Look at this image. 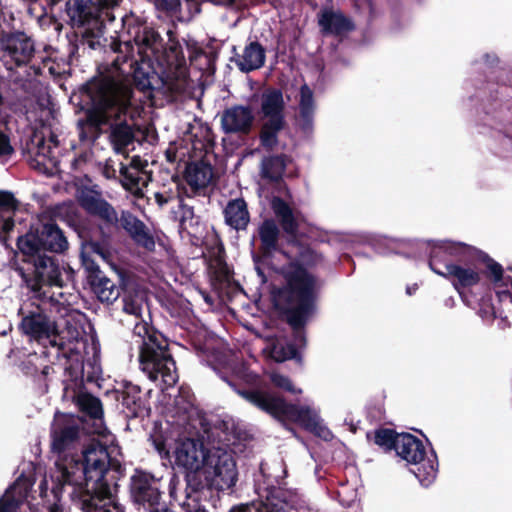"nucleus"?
I'll return each instance as SVG.
<instances>
[{
    "label": "nucleus",
    "instance_id": "f257e3e1",
    "mask_svg": "<svg viewBox=\"0 0 512 512\" xmlns=\"http://www.w3.org/2000/svg\"><path fill=\"white\" fill-rule=\"evenodd\" d=\"M109 463L108 453L98 445L83 452L81 459L64 458L50 472L52 493L56 499L70 488L71 499L84 512H124L111 499L109 486L103 481Z\"/></svg>",
    "mask_w": 512,
    "mask_h": 512
},
{
    "label": "nucleus",
    "instance_id": "f03ea898",
    "mask_svg": "<svg viewBox=\"0 0 512 512\" xmlns=\"http://www.w3.org/2000/svg\"><path fill=\"white\" fill-rule=\"evenodd\" d=\"M56 315L50 319L39 307L34 311L19 309L23 316L21 329L24 334L38 342H48L57 346L69 356H81L86 349L84 324L86 318L81 312L68 306L59 305L54 297H50Z\"/></svg>",
    "mask_w": 512,
    "mask_h": 512
},
{
    "label": "nucleus",
    "instance_id": "7ed1b4c3",
    "mask_svg": "<svg viewBox=\"0 0 512 512\" xmlns=\"http://www.w3.org/2000/svg\"><path fill=\"white\" fill-rule=\"evenodd\" d=\"M88 93L92 102L89 120L95 126L109 124L112 128L111 140L115 151L126 154L128 146L133 143V132L127 123V117H132L131 88L105 77L91 83Z\"/></svg>",
    "mask_w": 512,
    "mask_h": 512
},
{
    "label": "nucleus",
    "instance_id": "20e7f679",
    "mask_svg": "<svg viewBox=\"0 0 512 512\" xmlns=\"http://www.w3.org/2000/svg\"><path fill=\"white\" fill-rule=\"evenodd\" d=\"M139 345L141 370L154 382L160 381L164 387L173 386L178 375L175 362L167 350L162 335L153 331L145 321L137 322L133 330Z\"/></svg>",
    "mask_w": 512,
    "mask_h": 512
},
{
    "label": "nucleus",
    "instance_id": "39448f33",
    "mask_svg": "<svg viewBox=\"0 0 512 512\" xmlns=\"http://www.w3.org/2000/svg\"><path fill=\"white\" fill-rule=\"evenodd\" d=\"M468 250L463 243L443 241L433 248L429 262L432 271L448 279L460 295L462 290L476 286L480 282V270L470 263L450 262L445 256L462 257Z\"/></svg>",
    "mask_w": 512,
    "mask_h": 512
},
{
    "label": "nucleus",
    "instance_id": "423d86ee",
    "mask_svg": "<svg viewBox=\"0 0 512 512\" xmlns=\"http://www.w3.org/2000/svg\"><path fill=\"white\" fill-rule=\"evenodd\" d=\"M286 278L287 286L281 297L287 302L288 322L297 330L313 313L316 281L301 267H294Z\"/></svg>",
    "mask_w": 512,
    "mask_h": 512
},
{
    "label": "nucleus",
    "instance_id": "0eeeda50",
    "mask_svg": "<svg viewBox=\"0 0 512 512\" xmlns=\"http://www.w3.org/2000/svg\"><path fill=\"white\" fill-rule=\"evenodd\" d=\"M238 393L249 403L278 420L295 422L309 430H315L319 426V415L313 407L288 404L281 397L259 390Z\"/></svg>",
    "mask_w": 512,
    "mask_h": 512
},
{
    "label": "nucleus",
    "instance_id": "6e6552de",
    "mask_svg": "<svg viewBox=\"0 0 512 512\" xmlns=\"http://www.w3.org/2000/svg\"><path fill=\"white\" fill-rule=\"evenodd\" d=\"M238 478L236 462L233 456L221 449L212 448L206 462L192 475L191 488L195 491L210 488L223 491L232 488Z\"/></svg>",
    "mask_w": 512,
    "mask_h": 512
},
{
    "label": "nucleus",
    "instance_id": "1a4fd4ad",
    "mask_svg": "<svg viewBox=\"0 0 512 512\" xmlns=\"http://www.w3.org/2000/svg\"><path fill=\"white\" fill-rule=\"evenodd\" d=\"M51 437L52 448L54 451L59 453V456L55 463L64 458H74L82 460L83 452L93 445L101 446L108 453L103 443L92 441L82 450L80 455L66 454V451L74 448L79 440V422L78 419L73 415L57 413L52 424ZM54 466H56V464H54ZM54 468L55 467L49 470L48 474L44 477L41 483L42 493H45L47 490L52 491V482L49 476L50 472Z\"/></svg>",
    "mask_w": 512,
    "mask_h": 512
},
{
    "label": "nucleus",
    "instance_id": "9d476101",
    "mask_svg": "<svg viewBox=\"0 0 512 512\" xmlns=\"http://www.w3.org/2000/svg\"><path fill=\"white\" fill-rule=\"evenodd\" d=\"M395 451L399 457L412 467L410 471L416 476L422 486L431 485L437 475L436 456H427L421 440L411 434H397Z\"/></svg>",
    "mask_w": 512,
    "mask_h": 512
},
{
    "label": "nucleus",
    "instance_id": "9b49d317",
    "mask_svg": "<svg viewBox=\"0 0 512 512\" xmlns=\"http://www.w3.org/2000/svg\"><path fill=\"white\" fill-rule=\"evenodd\" d=\"M67 245L61 230L53 223L41 224L18 239V248L25 256H34L42 249L62 252Z\"/></svg>",
    "mask_w": 512,
    "mask_h": 512
},
{
    "label": "nucleus",
    "instance_id": "f8f14e48",
    "mask_svg": "<svg viewBox=\"0 0 512 512\" xmlns=\"http://www.w3.org/2000/svg\"><path fill=\"white\" fill-rule=\"evenodd\" d=\"M210 452L211 449L206 448L203 442L199 440L193 438L177 440L174 449L175 460L179 466L186 469L187 483L190 487L192 485V475L198 474V470L202 468Z\"/></svg>",
    "mask_w": 512,
    "mask_h": 512
},
{
    "label": "nucleus",
    "instance_id": "ddd939ff",
    "mask_svg": "<svg viewBox=\"0 0 512 512\" xmlns=\"http://www.w3.org/2000/svg\"><path fill=\"white\" fill-rule=\"evenodd\" d=\"M27 261H31L34 265V280L30 284L31 290L38 297H45V292H41L42 285L63 286L62 272L58 262L50 256L38 252L34 256H26Z\"/></svg>",
    "mask_w": 512,
    "mask_h": 512
},
{
    "label": "nucleus",
    "instance_id": "4468645a",
    "mask_svg": "<svg viewBox=\"0 0 512 512\" xmlns=\"http://www.w3.org/2000/svg\"><path fill=\"white\" fill-rule=\"evenodd\" d=\"M131 496L135 503L142 505L150 512L163 510L157 480L149 473L136 471L131 477Z\"/></svg>",
    "mask_w": 512,
    "mask_h": 512
},
{
    "label": "nucleus",
    "instance_id": "2eb2a0df",
    "mask_svg": "<svg viewBox=\"0 0 512 512\" xmlns=\"http://www.w3.org/2000/svg\"><path fill=\"white\" fill-rule=\"evenodd\" d=\"M229 512H297L295 499L286 492L275 489L265 501H253L232 507Z\"/></svg>",
    "mask_w": 512,
    "mask_h": 512
},
{
    "label": "nucleus",
    "instance_id": "dca6fc26",
    "mask_svg": "<svg viewBox=\"0 0 512 512\" xmlns=\"http://www.w3.org/2000/svg\"><path fill=\"white\" fill-rule=\"evenodd\" d=\"M254 115L249 107L234 106L223 112L222 128L226 133H248L252 127Z\"/></svg>",
    "mask_w": 512,
    "mask_h": 512
},
{
    "label": "nucleus",
    "instance_id": "f3484780",
    "mask_svg": "<svg viewBox=\"0 0 512 512\" xmlns=\"http://www.w3.org/2000/svg\"><path fill=\"white\" fill-rule=\"evenodd\" d=\"M0 44L5 55L16 65L26 63L33 53V44L24 34L5 35Z\"/></svg>",
    "mask_w": 512,
    "mask_h": 512
},
{
    "label": "nucleus",
    "instance_id": "a211bd4d",
    "mask_svg": "<svg viewBox=\"0 0 512 512\" xmlns=\"http://www.w3.org/2000/svg\"><path fill=\"white\" fill-rule=\"evenodd\" d=\"M285 101L283 94L277 89L265 90L260 96V115L263 120L285 121Z\"/></svg>",
    "mask_w": 512,
    "mask_h": 512
},
{
    "label": "nucleus",
    "instance_id": "6ab92c4d",
    "mask_svg": "<svg viewBox=\"0 0 512 512\" xmlns=\"http://www.w3.org/2000/svg\"><path fill=\"white\" fill-rule=\"evenodd\" d=\"M79 200L81 206L89 213L99 216L109 224L117 223L118 216L116 211L99 194L93 191L82 192Z\"/></svg>",
    "mask_w": 512,
    "mask_h": 512
},
{
    "label": "nucleus",
    "instance_id": "aec40b11",
    "mask_svg": "<svg viewBox=\"0 0 512 512\" xmlns=\"http://www.w3.org/2000/svg\"><path fill=\"white\" fill-rule=\"evenodd\" d=\"M169 39L165 47L156 56V59L166 66L168 72L175 73L178 76H184L185 57L180 44L171 37L169 32Z\"/></svg>",
    "mask_w": 512,
    "mask_h": 512
},
{
    "label": "nucleus",
    "instance_id": "412c9836",
    "mask_svg": "<svg viewBox=\"0 0 512 512\" xmlns=\"http://www.w3.org/2000/svg\"><path fill=\"white\" fill-rule=\"evenodd\" d=\"M318 24L323 33L338 36L346 34L354 28L352 22L342 13L330 9L319 13Z\"/></svg>",
    "mask_w": 512,
    "mask_h": 512
},
{
    "label": "nucleus",
    "instance_id": "4be33fe9",
    "mask_svg": "<svg viewBox=\"0 0 512 512\" xmlns=\"http://www.w3.org/2000/svg\"><path fill=\"white\" fill-rule=\"evenodd\" d=\"M78 405L82 411L95 420V425H97L95 432L104 439L103 444L113 443L114 437L107 433L106 428L102 425L103 410L100 400L90 394H81L78 396Z\"/></svg>",
    "mask_w": 512,
    "mask_h": 512
},
{
    "label": "nucleus",
    "instance_id": "5701e85b",
    "mask_svg": "<svg viewBox=\"0 0 512 512\" xmlns=\"http://www.w3.org/2000/svg\"><path fill=\"white\" fill-rule=\"evenodd\" d=\"M31 487L32 483L28 478H18L0 499V512H15L26 499Z\"/></svg>",
    "mask_w": 512,
    "mask_h": 512
},
{
    "label": "nucleus",
    "instance_id": "b1692460",
    "mask_svg": "<svg viewBox=\"0 0 512 512\" xmlns=\"http://www.w3.org/2000/svg\"><path fill=\"white\" fill-rule=\"evenodd\" d=\"M120 221L122 227L138 245H141L148 250H152L154 248L155 242L153 236L142 221L138 220L128 212L122 213Z\"/></svg>",
    "mask_w": 512,
    "mask_h": 512
},
{
    "label": "nucleus",
    "instance_id": "393cba45",
    "mask_svg": "<svg viewBox=\"0 0 512 512\" xmlns=\"http://www.w3.org/2000/svg\"><path fill=\"white\" fill-rule=\"evenodd\" d=\"M265 62V50L257 42L248 44L242 54L236 58V65L243 72H250L261 68Z\"/></svg>",
    "mask_w": 512,
    "mask_h": 512
},
{
    "label": "nucleus",
    "instance_id": "a878e982",
    "mask_svg": "<svg viewBox=\"0 0 512 512\" xmlns=\"http://www.w3.org/2000/svg\"><path fill=\"white\" fill-rule=\"evenodd\" d=\"M225 222L235 230L245 229L249 223V212L243 199L230 201L224 210Z\"/></svg>",
    "mask_w": 512,
    "mask_h": 512
},
{
    "label": "nucleus",
    "instance_id": "bb28decb",
    "mask_svg": "<svg viewBox=\"0 0 512 512\" xmlns=\"http://www.w3.org/2000/svg\"><path fill=\"white\" fill-rule=\"evenodd\" d=\"M91 286L94 294L101 302L113 303L120 295L119 287L100 272L91 277Z\"/></svg>",
    "mask_w": 512,
    "mask_h": 512
},
{
    "label": "nucleus",
    "instance_id": "cd10ccee",
    "mask_svg": "<svg viewBox=\"0 0 512 512\" xmlns=\"http://www.w3.org/2000/svg\"><path fill=\"white\" fill-rule=\"evenodd\" d=\"M488 271L493 279L496 294L501 302L508 301L512 304V278L503 277V269L500 264L489 261Z\"/></svg>",
    "mask_w": 512,
    "mask_h": 512
},
{
    "label": "nucleus",
    "instance_id": "c85d7f7f",
    "mask_svg": "<svg viewBox=\"0 0 512 512\" xmlns=\"http://www.w3.org/2000/svg\"><path fill=\"white\" fill-rule=\"evenodd\" d=\"M50 134L49 131H47ZM57 147L54 137L49 135L46 139L45 131H36L31 138L30 151L38 158V163L45 164L46 161H52L53 149Z\"/></svg>",
    "mask_w": 512,
    "mask_h": 512
},
{
    "label": "nucleus",
    "instance_id": "c756f323",
    "mask_svg": "<svg viewBox=\"0 0 512 512\" xmlns=\"http://www.w3.org/2000/svg\"><path fill=\"white\" fill-rule=\"evenodd\" d=\"M212 176V167L203 162L189 164L186 168V181L195 190L205 188Z\"/></svg>",
    "mask_w": 512,
    "mask_h": 512
},
{
    "label": "nucleus",
    "instance_id": "7c9ffc66",
    "mask_svg": "<svg viewBox=\"0 0 512 512\" xmlns=\"http://www.w3.org/2000/svg\"><path fill=\"white\" fill-rule=\"evenodd\" d=\"M17 209V201L13 194L0 191V231L8 233L14 226L13 213Z\"/></svg>",
    "mask_w": 512,
    "mask_h": 512
},
{
    "label": "nucleus",
    "instance_id": "2f4dec72",
    "mask_svg": "<svg viewBox=\"0 0 512 512\" xmlns=\"http://www.w3.org/2000/svg\"><path fill=\"white\" fill-rule=\"evenodd\" d=\"M272 208L275 215L279 218L283 229L290 234H294L297 229L298 219L291 208L280 198H274Z\"/></svg>",
    "mask_w": 512,
    "mask_h": 512
},
{
    "label": "nucleus",
    "instance_id": "473e14b6",
    "mask_svg": "<svg viewBox=\"0 0 512 512\" xmlns=\"http://www.w3.org/2000/svg\"><path fill=\"white\" fill-rule=\"evenodd\" d=\"M123 311L136 319L141 318L142 311L145 303L144 292L139 289H127L124 291L123 298Z\"/></svg>",
    "mask_w": 512,
    "mask_h": 512
},
{
    "label": "nucleus",
    "instance_id": "72a5a7b5",
    "mask_svg": "<svg viewBox=\"0 0 512 512\" xmlns=\"http://www.w3.org/2000/svg\"><path fill=\"white\" fill-rule=\"evenodd\" d=\"M285 121L263 120L260 141L267 149H273L278 143V134L284 128Z\"/></svg>",
    "mask_w": 512,
    "mask_h": 512
},
{
    "label": "nucleus",
    "instance_id": "f704fd0d",
    "mask_svg": "<svg viewBox=\"0 0 512 512\" xmlns=\"http://www.w3.org/2000/svg\"><path fill=\"white\" fill-rule=\"evenodd\" d=\"M279 230L277 225L272 220H266L259 227V236L262 243V248L265 252H270L275 249L278 240Z\"/></svg>",
    "mask_w": 512,
    "mask_h": 512
},
{
    "label": "nucleus",
    "instance_id": "c9c22d12",
    "mask_svg": "<svg viewBox=\"0 0 512 512\" xmlns=\"http://www.w3.org/2000/svg\"><path fill=\"white\" fill-rule=\"evenodd\" d=\"M285 167V156L270 157L262 162V174L271 180H278L284 174Z\"/></svg>",
    "mask_w": 512,
    "mask_h": 512
},
{
    "label": "nucleus",
    "instance_id": "e433bc0d",
    "mask_svg": "<svg viewBox=\"0 0 512 512\" xmlns=\"http://www.w3.org/2000/svg\"><path fill=\"white\" fill-rule=\"evenodd\" d=\"M116 4V0H74L73 6L80 18H86L93 13V8L109 7Z\"/></svg>",
    "mask_w": 512,
    "mask_h": 512
},
{
    "label": "nucleus",
    "instance_id": "4c0bfd02",
    "mask_svg": "<svg viewBox=\"0 0 512 512\" xmlns=\"http://www.w3.org/2000/svg\"><path fill=\"white\" fill-rule=\"evenodd\" d=\"M93 255L106 259V252L96 243H88L83 246L81 257L82 263L85 268L89 271H95L97 266Z\"/></svg>",
    "mask_w": 512,
    "mask_h": 512
},
{
    "label": "nucleus",
    "instance_id": "58836bf2",
    "mask_svg": "<svg viewBox=\"0 0 512 512\" xmlns=\"http://www.w3.org/2000/svg\"><path fill=\"white\" fill-rule=\"evenodd\" d=\"M299 106L302 118H304L306 121H309L314 114L315 103L313 92L307 85H303L300 89Z\"/></svg>",
    "mask_w": 512,
    "mask_h": 512
},
{
    "label": "nucleus",
    "instance_id": "ea45409f",
    "mask_svg": "<svg viewBox=\"0 0 512 512\" xmlns=\"http://www.w3.org/2000/svg\"><path fill=\"white\" fill-rule=\"evenodd\" d=\"M267 376L271 382V384L280 390L290 392L292 394L301 393V389L296 388L292 383L291 379L277 370H272L267 372Z\"/></svg>",
    "mask_w": 512,
    "mask_h": 512
},
{
    "label": "nucleus",
    "instance_id": "a19ab883",
    "mask_svg": "<svg viewBox=\"0 0 512 512\" xmlns=\"http://www.w3.org/2000/svg\"><path fill=\"white\" fill-rule=\"evenodd\" d=\"M139 41L145 52L150 51L155 56H157L163 48L162 39L159 34L152 29H145Z\"/></svg>",
    "mask_w": 512,
    "mask_h": 512
},
{
    "label": "nucleus",
    "instance_id": "79ce46f5",
    "mask_svg": "<svg viewBox=\"0 0 512 512\" xmlns=\"http://www.w3.org/2000/svg\"><path fill=\"white\" fill-rule=\"evenodd\" d=\"M269 353L270 357L277 362H283L296 356V350L293 345L280 341L271 345Z\"/></svg>",
    "mask_w": 512,
    "mask_h": 512
},
{
    "label": "nucleus",
    "instance_id": "37998d69",
    "mask_svg": "<svg viewBox=\"0 0 512 512\" xmlns=\"http://www.w3.org/2000/svg\"><path fill=\"white\" fill-rule=\"evenodd\" d=\"M395 433L389 429H381L375 432V443L386 449L394 448L396 443Z\"/></svg>",
    "mask_w": 512,
    "mask_h": 512
},
{
    "label": "nucleus",
    "instance_id": "c03bdc74",
    "mask_svg": "<svg viewBox=\"0 0 512 512\" xmlns=\"http://www.w3.org/2000/svg\"><path fill=\"white\" fill-rule=\"evenodd\" d=\"M125 181V185H127L130 190H133L139 189L140 184H145L146 179L139 170L132 168L131 171L125 172Z\"/></svg>",
    "mask_w": 512,
    "mask_h": 512
},
{
    "label": "nucleus",
    "instance_id": "a18cd8bd",
    "mask_svg": "<svg viewBox=\"0 0 512 512\" xmlns=\"http://www.w3.org/2000/svg\"><path fill=\"white\" fill-rule=\"evenodd\" d=\"M158 8L167 10L170 12H176L181 8L182 3L180 0H153Z\"/></svg>",
    "mask_w": 512,
    "mask_h": 512
},
{
    "label": "nucleus",
    "instance_id": "49530a36",
    "mask_svg": "<svg viewBox=\"0 0 512 512\" xmlns=\"http://www.w3.org/2000/svg\"><path fill=\"white\" fill-rule=\"evenodd\" d=\"M155 448L160 454L168 455V450H166L165 444L163 442L154 441Z\"/></svg>",
    "mask_w": 512,
    "mask_h": 512
},
{
    "label": "nucleus",
    "instance_id": "de8ad7c7",
    "mask_svg": "<svg viewBox=\"0 0 512 512\" xmlns=\"http://www.w3.org/2000/svg\"><path fill=\"white\" fill-rule=\"evenodd\" d=\"M49 512H64L58 503H54L49 507Z\"/></svg>",
    "mask_w": 512,
    "mask_h": 512
},
{
    "label": "nucleus",
    "instance_id": "09e8293b",
    "mask_svg": "<svg viewBox=\"0 0 512 512\" xmlns=\"http://www.w3.org/2000/svg\"><path fill=\"white\" fill-rule=\"evenodd\" d=\"M418 289V286L417 284H413L412 286H408L407 289H406V292L408 295H412L413 293H415V291Z\"/></svg>",
    "mask_w": 512,
    "mask_h": 512
},
{
    "label": "nucleus",
    "instance_id": "8fccbe9b",
    "mask_svg": "<svg viewBox=\"0 0 512 512\" xmlns=\"http://www.w3.org/2000/svg\"><path fill=\"white\" fill-rule=\"evenodd\" d=\"M190 2H193L194 10H195V12H198V11H199V9H198V3H197V1H195V0H185V4H186L187 6H189V5H190Z\"/></svg>",
    "mask_w": 512,
    "mask_h": 512
},
{
    "label": "nucleus",
    "instance_id": "3c124183",
    "mask_svg": "<svg viewBox=\"0 0 512 512\" xmlns=\"http://www.w3.org/2000/svg\"><path fill=\"white\" fill-rule=\"evenodd\" d=\"M156 200L160 205H163L164 203L167 202V199L160 194H156Z\"/></svg>",
    "mask_w": 512,
    "mask_h": 512
},
{
    "label": "nucleus",
    "instance_id": "603ef678",
    "mask_svg": "<svg viewBox=\"0 0 512 512\" xmlns=\"http://www.w3.org/2000/svg\"><path fill=\"white\" fill-rule=\"evenodd\" d=\"M296 341L299 342V343H303L304 342V336L301 333H299L296 336Z\"/></svg>",
    "mask_w": 512,
    "mask_h": 512
},
{
    "label": "nucleus",
    "instance_id": "864d4df0",
    "mask_svg": "<svg viewBox=\"0 0 512 512\" xmlns=\"http://www.w3.org/2000/svg\"><path fill=\"white\" fill-rule=\"evenodd\" d=\"M10 329H11V327H10V325L8 324L6 329H4L3 331H0V335H4V334H6L7 330H10Z\"/></svg>",
    "mask_w": 512,
    "mask_h": 512
},
{
    "label": "nucleus",
    "instance_id": "5fc2aeb1",
    "mask_svg": "<svg viewBox=\"0 0 512 512\" xmlns=\"http://www.w3.org/2000/svg\"><path fill=\"white\" fill-rule=\"evenodd\" d=\"M191 213H192V211H191V209H190V208H187V209H185V211H184V214H185V215H186V214H191Z\"/></svg>",
    "mask_w": 512,
    "mask_h": 512
},
{
    "label": "nucleus",
    "instance_id": "6e6d98bb",
    "mask_svg": "<svg viewBox=\"0 0 512 512\" xmlns=\"http://www.w3.org/2000/svg\"><path fill=\"white\" fill-rule=\"evenodd\" d=\"M320 436L325 438V439H328L330 437V435H320Z\"/></svg>",
    "mask_w": 512,
    "mask_h": 512
}]
</instances>
